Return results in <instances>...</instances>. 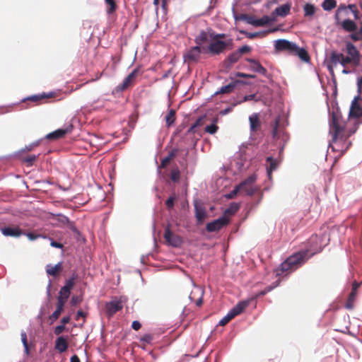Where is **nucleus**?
<instances>
[{
	"mask_svg": "<svg viewBox=\"0 0 362 362\" xmlns=\"http://www.w3.org/2000/svg\"><path fill=\"white\" fill-rule=\"evenodd\" d=\"M329 133L332 136V143L328 148V153L330 151L337 153L333 158H339L348 150L351 145V142L349 141V138L354 134L349 132L340 124H337V119L334 121L329 120Z\"/></svg>",
	"mask_w": 362,
	"mask_h": 362,
	"instance_id": "nucleus-1",
	"label": "nucleus"
},
{
	"mask_svg": "<svg viewBox=\"0 0 362 362\" xmlns=\"http://www.w3.org/2000/svg\"><path fill=\"white\" fill-rule=\"evenodd\" d=\"M358 99L359 96L356 97L352 101L347 119H344L340 112L333 111L329 119L334 121L335 119H337L338 124L348 129L349 132L355 133L359 125L362 124V107L358 103Z\"/></svg>",
	"mask_w": 362,
	"mask_h": 362,
	"instance_id": "nucleus-2",
	"label": "nucleus"
},
{
	"mask_svg": "<svg viewBox=\"0 0 362 362\" xmlns=\"http://www.w3.org/2000/svg\"><path fill=\"white\" fill-rule=\"evenodd\" d=\"M319 251H311L302 249L288 256L276 269V276L281 275L284 272H293L302 267L311 257Z\"/></svg>",
	"mask_w": 362,
	"mask_h": 362,
	"instance_id": "nucleus-3",
	"label": "nucleus"
},
{
	"mask_svg": "<svg viewBox=\"0 0 362 362\" xmlns=\"http://www.w3.org/2000/svg\"><path fill=\"white\" fill-rule=\"evenodd\" d=\"M230 222L229 218L223 215L218 218L209 222L206 226V230L209 233L216 232L223 227L227 226Z\"/></svg>",
	"mask_w": 362,
	"mask_h": 362,
	"instance_id": "nucleus-4",
	"label": "nucleus"
},
{
	"mask_svg": "<svg viewBox=\"0 0 362 362\" xmlns=\"http://www.w3.org/2000/svg\"><path fill=\"white\" fill-rule=\"evenodd\" d=\"M296 44L287 40L280 39L275 41L274 47L278 52H287L288 54H292L296 50Z\"/></svg>",
	"mask_w": 362,
	"mask_h": 362,
	"instance_id": "nucleus-5",
	"label": "nucleus"
},
{
	"mask_svg": "<svg viewBox=\"0 0 362 362\" xmlns=\"http://www.w3.org/2000/svg\"><path fill=\"white\" fill-rule=\"evenodd\" d=\"M141 74L140 68L134 69L123 81V82L117 86V88L123 91L132 86L136 81V78Z\"/></svg>",
	"mask_w": 362,
	"mask_h": 362,
	"instance_id": "nucleus-6",
	"label": "nucleus"
},
{
	"mask_svg": "<svg viewBox=\"0 0 362 362\" xmlns=\"http://www.w3.org/2000/svg\"><path fill=\"white\" fill-rule=\"evenodd\" d=\"M122 308V302L115 297L111 301L105 303V314L108 318H110Z\"/></svg>",
	"mask_w": 362,
	"mask_h": 362,
	"instance_id": "nucleus-7",
	"label": "nucleus"
},
{
	"mask_svg": "<svg viewBox=\"0 0 362 362\" xmlns=\"http://www.w3.org/2000/svg\"><path fill=\"white\" fill-rule=\"evenodd\" d=\"M164 238L166 243L173 247H179L182 245L183 241L180 236L174 234L168 226L165 229Z\"/></svg>",
	"mask_w": 362,
	"mask_h": 362,
	"instance_id": "nucleus-8",
	"label": "nucleus"
},
{
	"mask_svg": "<svg viewBox=\"0 0 362 362\" xmlns=\"http://www.w3.org/2000/svg\"><path fill=\"white\" fill-rule=\"evenodd\" d=\"M201 54L199 46H195L187 50L183 55L185 62L188 64L198 62Z\"/></svg>",
	"mask_w": 362,
	"mask_h": 362,
	"instance_id": "nucleus-9",
	"label": "nucleus"
},
{
	"mask_svg": "<svg viewBox=\"0 0 362 362\" xmlns=\"http://www.w3.org/2000/svg\"><path fill=\"white\" fill-rule=\"evenodd\" d=\"M232 43V40H230L227 42L221 41V40H214L208 47V50L210 53L213 54H218L223 52L227 46Z\"/></svg>",
	"mask_w": 362,
	"mask_h": 362,
	"instance_id": "nucleus-10",
	"label": "nucleus"
},
{
	"mask_svg": "<svg viewBox=\"0 0 362 362\" xmlns=\"http://www.w3.org/2000/svg\"><path fill=\"white\" fill-rule=\"evenodd\" d=\"M0 230L1 234L6 237L18 238L23 234H25V232L22 230L18 226H5L1 228Z\"/></svg>",
	"mask_w": 362,
	"mask_h": 362,
	"instance_id": "nucleus-11",
	"label": "nucleus"
},
{
	"mask_svg": "<svg viewBox=\"0 0 362 362\" xmlns=\"http://www.w3.org/2000/svg\"><path fill=\"white\" fill-rule=\"evenodd\" d=\"M72 125L70 124L68 127L66 129H58L46 135L45 138L47 140L50 141H56L59 139L63 138L67 133H69L72 130Z\"/></svg>",
	"mask_w": 362,
	"mask_h": 362,
	"instance_id": "nucleus-12",
	"label": "nucleus"
},
{
	"mask_svg": "<svg viewBox=\"0 0 362 362\" xmlns=\"http://www.w3.org/2000/svg\"><path fill=\"white\" fill-rule=\"evenodd\" d=\"M250 300H243L238 302L233 308H232L228 313L234 318L240 315L243 310L249 305Z\"/></svg>",
	"mask_w": 362,
	"mask_h": 362,
	"instance_id": "nucleus-13",
	"label": "nucleus"
},
{
	"mask_svg": "<svg viewBox=\"0 0 362 362\" xmlns=\"http://www.w3.org/2000/svg\"><path fill=\"white\" fill-rule=\"evenodd\" d=\"M336 23L337 25H340L346 32L354 33L358 31L356 23L351 19H344Z\"/></svg>",
	"mask_w": 362,
	"mask_h": 362,
	"instance_id": "nucleus-14",
	"label": "nucleus"
},
{
	"mask_svg": "<svg viewBox=\"0 0 362 362\" xmlns=\"http://www.w3.org/2000/svg\"><path fill=\"white\" fill-rule=\"evenodd\" d=\"M346 51L348 56L350 57L352 60H354L356 63L360 62V54L354 45L351 42H346Z\"/></svg>",
	"mask_w": 362,
	"mask_h": 362,
	"instance_id": "nucleus-15",
	"label": "nucleus"
},
{
	"mask_svg": "<svg viewBox=\"0 0 362 362\" xmlns=\"http://www.w3.org/2000/svg\"><path fill=\"white\" fill-rule=\"evenodd\" d=\"M54 348L59 352L64 353L69 348V344L67 341V337L63 335L59 336L55 340Z\"/></svg>",
	"mask_w": 362,
	"mask_h": 362,
	"instance_id": "nucleus-16",
	"label": "nucleus"
},
{
	"mask_svg": "<svg viewBox=\"0 0 362 362\" xmlns=\"http://www.w3.org/2000/svg\"><path fill=\"white\" fill-rule=\"evenodd\" d=\"M342 54L337 52H332L330 54L327 68L330 72L333 73V66H337L341 63Z\"/></svg>",
	"mask_w": 362,
	"mask_h": 362,
	"instance_id": "nucleus-17",
	"label": "nucleus"
},
{
	"mask_svg": "<svg viewBox=\"0 0 362 362\" xmlns=\"http://www.w3.org/2000/svg\"><path fill=\"white\" fill-rule=\"evenodd\" d=\"M349 12H351L349 5L346 6L344 4H340L337 9L334 16L336 22H339L341 21L342 18L346 17Z\"/></svg>",
	"mask_w": 362,
	"mask_h": 362,
	"instance_id": "nucleus-18",
	"label": "nucleus"
},
{
	"mask_svg": "<svg viewBox=\"0 0 362 362\" xmlns=\"http://www.w3.org/2000/svg\"><path fill=\"white\" fill-rule=\"evenodd\" d=\"M246 60L251 64L250 69L257 72L263 76H266L267 71L262 66V64L257 60L253 59H246Z\"/></svg>",
	"mask_w": 362,
	"mask_h": 362,
	"instance_id": "nucleus-19",
	"label": "nucleus"
},
{
	"mask_svg": "<svg viewBox=\"0 0 362 362\" xmlns=\"http://www.w3.org/2000/svg\"><path fill=\"white\" fill-rule=\"evenodd\" d=\"M64 305L65 304H64V302L62 300H57V308L52 313V314L49 317V320H50V325L53 324L54 322H55L59 318V315L64 310Z\"/></svg>",
	"mask_w": 362,
	"mask_h": 362,
	"instance_id": "nucleus-20",
	"label": "nucleus"
},
{
	"mask_svg": "<svg viewBox=\"0 0 362 362\" xmlns=\"http://www.w3.org/2000/svg\"><path fill=\"white\" fill-rule=\"evenodd\" d=\"M54 96H55V93H52V92L49 93H42L39 95H31V96L27 98L26 99H25L23 101L29 100V101L34 102L35 103H38L42 100L52 98H54Z\"/></svg>",
	"mask_w": 362,
	"mask_h": 362,
	"instance_id": "nucleus-21",
	"label": "nucleus"
},
{
	"mask_svg": "<svg viewBox=\"0 0 362 362\" xmlns=\"http://www.w3.org/2000/svg\"><path fill=\"white\" fill-rule=\"evenodd\" d=\"M250 121V131L252 132H255L257 131L261 126L260 121H259V117L258 113H255L250 116L249 117Z\"/></svg>",
	"mask_w": 362,
	"mask_h": 362,
	"instance_id": "nucleus-22",
	"label": "nucleus"
},
{
	"mask_svg": "<svg viewBox=\"0 0 362 362\" xmlns=\"http://www.w3.org/2000/svg\"><path fill=\"white\" fill-rule=\"evenodd\" d=\"M194 206L195 217L198 223H201L203 221L206 215L205 209L202 206L199 205L197 201L194 202Z\"/></svg>",
	"mask_w": 362,
	"mask_h": 362,
	"instance_id": "nucleus-23",
	"label": "nucleus"
},
{
	"mask_svg": "<svg viewBox=\"0 0 362 362\" xmlns=\"http://www.w3.org/2000/svg\"><path fill=\"white\" fill-rule=\"evenodd\" d=\"M291 6V4H285L280 6H278L272 13V15L285 17L290 13Z\"/></svg>",
	"mask_w": 362,
	"mask_h": 362,
	"instance_id": "nucleus-24",
	"label": "nucleus"
},
{
	"mask_svg": "<svg viewBox=\"0 0 362 362\" xmlns=\"http://www.w3.org/2000/svg\"><path fill=\"white\" fill-rule=\"evenodd\" d=\"M238 83H240V81L236 80L235 81L230 83L229 84H228L226 86H222L218 90H217L215 93V95L228 94V93H232L234 90L236 85Z\"/></svg>",
	"mask_w": 362,
	"mask_h": 362,
	"instance_id": "nucleus-25",
	"label": "nucleus"
},
{
	"mask_svg": "<svg viewBox=\"0 0 362 362\" xmlns=\"http://www.w3.org/2000/svg\"><path fill=\"white\" fill-rule=\"evenodd\" d=\"M245 160H234V164L233 163H230L232 168H235V169L233 171L234 174L240 173L247 170V168L250 165V163H247L246 166H245Z\"/></svg>",
	"mask_w": 362,
	"mask_h": 362,
	"instance_id": "nucleus-26",
	"label": "nucleus"
},
{
	"mask_svg": "<svg viewBox=\"0 0 362 362\" xmlns=\"http://www.w3.org/2000/svg\"><path fill=\"white\" fill-rule=\"evenodd\" d=\"M293 55L298 56L302 61L308 62L310 61V56L308 52L304 48H300L296 45V50Z\"/></svg>",
	"mask_w": 362,
	"mask_h": 362,
	"instance_id": "nucleus-27",
	"label": "nucleus"
},
{
	"mask_svg": "<svg viewBox=\"0 0 362 362\" xmlns=\"http://www.w3.org/2000/svg\"><path fill=\"white\" fill-rule=\"evenodd\" d=\"M51 287H52V281L49 279L48 284L46 288V298L42 305H45V310H49L51 307L50 300H51Z\"/></svg>",
	"mask_w": 362,
	"mask_h": 362,
	"instance_id": "nucleus-28",
	"label": "nucleus"
},
{
	"mask_svg": "<svg viewBox=\"0 0 362 362\" xmlns=\"http://www.w3.org/2000/svg\"><path fill=\"white\" fill-rule=\"evenodd\" d=\"M62 270V262H58L54 266L47 265L46 272L48 275L56 276Z\"/></svg>",
	"mask_w": 362,
	"mask_h": 362,
	"instance_id": "nucleus-29",
	"label": "nucleus"
},
{
	"mask_svg": "<svg viewBox=\"0 0 362 362\" xmlns=\"http://www.w3.org/2000/svg\"><path fill=\"white\" fill-rule=\"evenodd\" d=\"M269 161V165L267 167V174L269 180H272V173L280 164L281 160H267Z\"/></svg>",
	"mask_w": 362,
	"mask_h": 362,
	"instance_id": "nucleus-30",
	"label": "nucleus"
},
{
	"mask_svg": "<svg viewBox=\"0 0 362 362\" xmlns=\"http://www.w3.org/2000/svg\"><path fill=\"white\" fill-rule=\"evenodd\" d=\"M240 207V204L239 203L232 202L230 204L228 207L225 210L223 215H233L239 210Z\"/></svg>",
	"mask_w": 362,
	"mask_h": 362,
	"instance_id": "nucleus-31",
	"label": "nucleus"
},
{
	"mask_svg": "<svg viewBox=\"0 0 362 362\" xmlns=\"http://www.w3.org/2000/svg\"><path fill=\"white\" fill-rule=\"evenodd\" d=\"M105 2L107 6V13L109 15L114 13L117 8L115 0H105Z\"/></svg>",
	"mask_w": 362,
	"mask_h": 362,
	"instance_id": "nucleus-32",
	"label": "nucleus"
},
{
	"mask_svg": "<svg viewBox=\"0 0 362 362\" xmlns=\"http://www.w3.org/2000/svg\"><path fill=\"white\" fill-rule=\"evenodd\" d=\"M240 52L238 51H235L233 53H231L228 58L226 60V64H227V66L237 62L238 59L240 58Z\"/></svg>",
	"mask_w": 362,
	"mask_h": 362,
	"instance_id": "nucleus-33",
	"label": "nucleus"
},
{
	"mask_svg": "<svg viewBox=\"0 0 362 362\" xmlns=\"http://www.w3.org/2000/svg\"><path fill=\"white\" fill-rule=\"evenodd\" d=\"M78 277V274L76 272H73L71 276L69 277L68 280L66 281L65 285L63 286V291L66 290V288L71 290V288L74 286V281Z\"/></svg>",
	"mask_w": 362,
	"mask_h": 362,
	"instance_id": "nucleus-34",
	"label": "nucleus"
},
{
	"mask_svg": "<svg viewBox=\"0 0 362 362\" xmlns=\"http://www.w3.org/2000/svg\"><path fill=\"white\" fill-rule=\"evenodd\" d=\"M303 11H304V16L305 17L312 16L315 13L316 8H315V5L310 4V3H307L303 6Z\"/></svg>",
	"mask_w": 362,
	"mask_h": 362,
	"instance_id": "nucleus-35",
	"label": "nucleus"
},
{
	"mask_svg": "<svg viewBox=\"0 0 362 362\" xmlns=\"http://www.w3.org/2000/svg\"><path fill=\"white\" fill-rule=\"evenodd\" d=\"M272 18L269 17L268 16H264L262 18L259 19H257L256 21H252V25L254 26H264L268 23H269L271 21H272Z\"/></svg>",
	"mask_w": 362,
	"mask_h": 362,
	"instance_id": "nucleus-36",
	"label": "nucleus"
},
{
	"mask_svg": "<svg viewBox=\"0 0 362 362\" xmlns=\"http://www.w3.org/2000/svg\"><path fill=\"white\" fill-rule=\"evenodd\" d=\"M165 120L168 127L172 125L175 120V110L170 109L168 113L165 115Z\"/></svg>",
	"mask_w": 362,
	"mask_h": 362,
	"instance_id": "nucleus-37",
	"label": "nucleus"
},
{
	"mask_svg": "<svg viewBox=\"0 0 362 362\" xmlns=\"http://www.w3.org/2000/svg\"><path fill=\"white\" fill-rule=\"evenodd\" d=\"M70 294H71V290L66 288V290L63 291V286H62L59 291V296L57 297V300H62L64 302V304H65L67 299L69 298Z\"/></svg>",
	"mask_w": 362,
	"mask_h": 362,
	"instance_id": "nucleus-38",
	"label": "nucleus"
},
{
	"mask_svg": "<svg viewBox=\"0 0 362 362\" xmlns=\"http://www.w3.org/2000/svg\"><path fill=\"white\" fill-rule=\"evenodd\" d=\"M208 40V35L205 31H201L200 33L196 37L195 42L197 46L202 45Z\"/></svg>",
	"mask_w": 362,
	"mask_h": 362,
	"instance_id": "nucleus-39",
	"label": "nucleus"
},
{
	"mask_svg": "<svg viewBox=\"0 0 362 362\" xmlns=\"http://www.w3.org/2000/svg\"><path fill=\"white\" fill-rule=\"evenodd\" d=\"M337 6L336 0H324L322 7L325 11H331Z\"/></svg>",
	"mask_w": 362,
	"mask_h": 362,
	"instance_id": "nucleus-40",
	"label": "nucleus"
},
{
	"mask_svg": "<svg viewBox=\"0 0 362 362\" xmlns=\"http://www.w3.org/2000/svg\"><path fill=\"white\" fill-rule=\"evenodd\" d=\"M256 179H257L256 175L252 174V175L248 176L246 179H245L243 181L240 182L238 185L241 187L242 189H243L245 186H249L252 183L255 182Z\"/></svg>",
	"mask_w": 362,
	"mask_h": 362,
	"instance_id": "nucleus-41",
	"label": "nucleus"
},
{
	"mask_svg": "<svg viewBox=\"0 0 362 362\" xmlns=\"http://www.w3.org/2000/svg\"><path fill=\"white\" fill-rule=\"evenodd\" d=\"M356 294L350 293L349 295L348 300L345 304V308L348 310H351L354 307L353 303L356 298Z\"/></svg>",
	"mask_w": 362,
	"mask_h": 362,
	"instance_id": "nucleus-42",
	"label": "nucleus"
},
{
	"mask_svg": "<svg viewBox=\"0 0 362 362\" xmlns=\"http://www.w3.org/2000/svg\"><path fill=\"white\" fill-rule=\"evenodd\" d=\"M56 216L58 217L57 218V221L62 224L61 226H64L65 225H68V223H69L70 221V219L69 218L68 216L64 215V214H56Z\"/></svg>",
	"mask_w": 362,
	"mask_h": 362,
	"instance_id": "nucleus-43",
	"label": "nucleus"
},
{
	"mask_svg": "<svg viewBox=\"0 0 362 362\" xmlns=\"http://www.w3.org/2000/svg\"><path fill=\"white\" fill-rule=\"evenodd\" d=\"M349 37L353 41L355 42L362 40V22L359 30L354 33H351Z\"/></svg>",
	"mask_w": 362,
	"mask_h": 362,
	"instance_id": "nucleus-44",
	"label": "nucleus"
},
{
	"mask_svg": "<svg viewBox=\"0 0 362 362\" xmlns=\"http://www.w3.org/2000/svg\"><path fill=\"white\" fill-rule=\"evenodd\" d=\"M353 64L355 66H358L359 63H356L354 60H352L350 57L349 56H344L342 54V58H341V64L344 66H345L347 64Z\"/></svg>",
	"mask_w": 362,
	"mask_h": 362,
	"instance_id": "nucleus-45",
	"label": "nucleus"
},
{
	"mask_svg": "<svg viewBox=\"0 0 362 362\" xmlns=\"http://www.w3.org/2000/svg\"><path fill=\"white\" fill-rule=\"evenodd\" d=\"M180 177V172L178 168H175L171 170L170 179L173 182H176L179 180Z\"/></svg>",
	"mask_w": 362,
	"mask_h": 362,
	"instance_id": "nucleus-46",
	"label": "nucleus"
},
{
	"mask_svg": "<svg viewBox=\"0 0 362 362\" xmlns=\"http://www.w3.org/2000/svg\"><path fill=\"white\" fill-rule=\"evenodd\" d=\"M242 189L241 187L238 185H236L233 189L228 194H226V199H233L239 192H240Z\"/></svg>",
	"mask_w": 362,
	"mask_h": 362,
	"instance_id": "nucleus-47",
	"label": "nucleus"
},
{
	"mask_svg": "<svg viewBox=\"0 0 362 362\" xmlns=\"http://www.w3.org/2000/svg\"><path fill=\"white\" fill-rule=\"evenodd\" d=\"M24 235H26L27 238L31 241L36 240L37 238H39L40 237H42L43 238H46V236H45V235H42L40 234H36L33 232L25 233Z\"/></svg>",
	"mask_w": 362,
	"mask_h": 362,
	"instance_id": "nucleus-48",
	"label": "nucleus"
},
{
	"mask_svg": "<svg viewBox=\"0 0 362 362\" xmlns=\"http://www.w3.org/2000/svg\"><path fill=\"white\" fill-rule=\"evenodd\" d=\"M176 199L175 194L170 195L165 201V205L168 209L173 208L175 204V200Z\"/></svg>",
	"mask_w": 362,
	"mask_h": 362,
	"instance_id": "nucleus-49",
	"label": "nucleus"
},
{
	"mask_svg": "<svg viewBox=\"0 0 362 362\" xmlns=\"http://www.w3.org/2000/svg\"><path fill=\"white\" fill-rule=\"evenodd\" d=\"M218 129V127L215 123L208 125L205 128L206 132H207L210 134H215Z\"/></svg>",
	"mask_w": 362,
	"mask_h": 362,
	"instance_id": "nucleus-50",
	"label": "nucleus"
},
{
	"mask_svg": "<svg viewBox=\"0 0 362 362\" xmlns=\"http://www.w3.org/2000/svg\"><path fill=\"white\" fill-rule=\"evenodd\" d=\"M279 122H280L279 117H276L275 119L274 123L273 124L272 134H273V137L274 139L278 137V127H279Z\"/></svg>",
	"mask_w": 362,
	"mask_h": 362,
	"instance_id": "nucleus-51",
	"label": "nucleus"
},
{
	"mask_svg": "<svg viewBox=\"0 0 362 362\" xmlns=\"http://www.w3.org/2000/svg\"><path fill=\"white\" fill-rule=\"evenodd\" d=\"M233 317L228 313L219 321L218 325L224 326Z\"/></svg>",
	"mask_w": 362,
	"mask_h": 362,
	"instance_id": "nucleus-52",
	"label": "nucleus"
},
{
	"mask_svg": "<svg viewBox=\"0 0 362 362\" xmlns=\"http://www.w3.org/2000/svg\"><path fill=\"white\" fill-rule=\"evenodd\" d=\"M349 8L351 12L354 14V18L358 20L360 18L359 11L355 4H349Z\"/></svg>",
	"mask_w": 362,
	"mask_h": 362,
	"instance_id": "nucleus-53",
	"label": "nucleus"
},
{
	"mask_svg": "<svg viewBox=\"0 0 362 362\" xmlns=\"http://www.w3.org/2000/svg\"><path fill=\"white\" fill-rule=\"evenodd\" d=\"M153 339V337L151 334H145L140 338V341L146 344H151Z\"/></svg>",
	"mask_w": 362,
	"mask_h": 362,
	"instance_id": "nucleus-54",
	"label": "nucleus"
},
{
	"mask_svg": "<svg viewBox=\"0 0 362 362\" xmlns=\"http://www.w3.org/2000/svg\"><path fill=\"white\" fill-rule=\"evenodd\" d=\"M241 191L244 192L247 196H252L255 192V189L251 186H245Z\"/></svg>",
	"mask_w": 362,
	"mask_h": 362,
	"instance_id": "nucleus-55",
	"label": "nucleus"
},
{
	"mask_svg": "<svg viewBox=\"0 0 362 362\" xmlns=\"http://www.w3.org/2000/svg\"><path fill=\"white\" fill-rule=\"evenodd\" d=\"M49 240H50V245H51L52 247L63 250V248H64V245H63V244H62V243H59V242H57L56 240H54L53 238H49Z\"/></svg>",
	"mask_w": 362,
	"mask_h": 362,
	"instance_id": "nucleus-56",
	"label": "nucleus"
},
{
	"mask_svg": "<svg viewBox=\"0 0 362 362\" xmlns=\"http://www.w3.org/2000/svg\"><path fill=\"white\" fill-rule=\"evenodd\" d=\"M82 298L77 296H73L71 297V299L70 300V304L72 306H76L77 304H78L80 302H81Z\"/></svg>",
	"mask_w": 362,
	"mask_h": 362,
	"instance_id": "nucleus-57",
	"label": "nucleus"
},
{
	"mask_svg": "<svg viewBox=\"0 0 362 362\" xmlns=\"http://www.w3.org/2000/svg\"><path fill=\"white\" fill-rule=\"evenodd\" d=\"M65 329H66V327L64 326L63 325L60 324L54 327V333L56 335H59L65 330Z\"/></svg>",
	"mask_w": 362,
	"mask_h": 362,
	"instance_id": "nucleus-58",
	"label": "nucleus"
},
{
	"mask_svg": "<svg viewBox=\"0 0 362 362\" xmlns=\"http://www.w3.org/2000/svg\"><path fill=\"white\" fill-rule=\"evenodd\" d=\"M67 227L74 233L79 234V230L77 229L74 221H70L67 225Z\"/></svg>",
	"mask_w": 362,
	"mask_h": 362,
	"instance_id": "nucleus-59",
	"label": "nucleus"
},
{
	"mask_svg": "<svg viewBox=\"0 0 362 362\" xmlns=\"http://www.w3.org/2000/svg\"><path fill=\"white\" fill-rule=\"evenodd\" d=\"M238 52H240V56L243 54L247 53L251 51V47L248 45H244L238 49L237 50Z\"/></svg>",
	"mask_w": 362,
	"mask_h": 362,
	"instance_id": "nucleus-60",
	"label": "nucleus"
},
{
	"mask_svg": "<svg viewBox=\"0 0 362 362\" xmlns=\"http://www.w3.org/2000/svg\"><path fill=\"white\" fill-rule=\"evenodd\" d=\"M21 341L23 346H28L27 334L25 331H21Z\"/></svg>",
	"mask_w": 362,
	"mask_h": 362,
	"instance_id": "nucleus-61",
	"label": "nucleus"
},
{
	"mask_svg": "<svg viewBox=\"0 0 362 362\" xmlns=\"http://www.w3.org/2000/svg\"><path fill=\"white\" fill-rule=\"evenodd\" d=\"M235 76H237V77H242V78H255V75L245 74V73H242V72H237V73H235Z\"/></svg>",
	"mask_w": 362,
	"mask_h": 362,
	"instance_id": "nucleus-62",
	"label": "nucleus"
},
{
	"mask_svg": "<svg viewBox=\"0 0 362 362\" xmlns=\"http://www.w3.org/2000/svg\"><path fill=\"white\" fill-rule=\"evenodd\" d=\"M161 160L160 166L158 165V167H157V170L158 173L160 172V168L167 167L170 163L172 160Z\"/></svg>",
	"mask_w": 362,
	"mask_h": 362,
	"instance_id": "nucleus-63",
	"label": "nucleus"
},
{
	"mask_svg": "<svg viewBox=\"0 0 362 362\" xmlns=\"http://www.w3.org/2000/svg\"><path fill=\"white\" fill-rule=\"evenodd\" d=\"M38 145H39V141L33 142V143L29 144L28 146H26L23 151H27V152L31 151L34 147L37 146Z\"/></svg>",
	"mask_w": 362,
	"mask_h": 362,
	"instance_id": "nucleus-64",
	"label": "nucleus"
}]
</instances>
